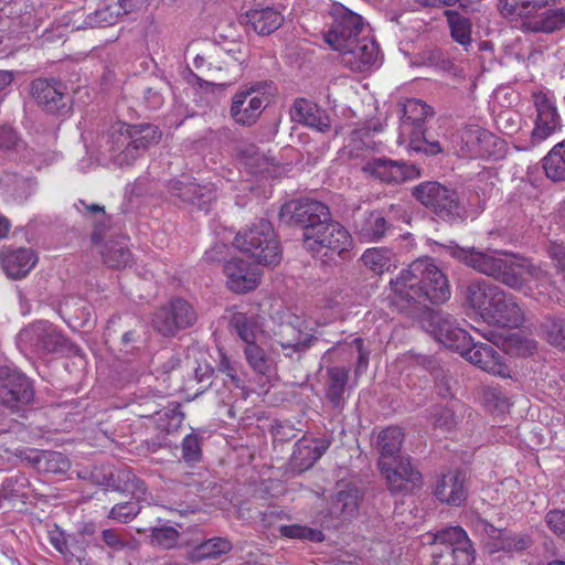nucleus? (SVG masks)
Instances as JSON below:
<instances>
[{"instance_id": "nucleus-54", "label": "nucleus", "mask_w": 565, "mask_h": 565, "mask_svg": "<svg viewBox=\"0 0 565 565\" xmlns=\"http://www.w3.org/2000/svg\"><path fill=\"white\" fill-rule=\"evenodd\" d=\"M157 415L159 416L158 426L167 433L178 430L184 420V414L179 407L166 409Z\"/></svg>"}, {"instance_id": "nucleus-55", "label": "nucleus", "mask_w": 565, "mask_h": 565, "mask_svg": "<svg viewBox=\"0 0 565 565\" xmlns=\"http://www.w3.org/2000/svg\"><path fill=\"white\" fill-rule=\"evenodd\" d=\"M182 459L186 463H195L201 460L202 451L200 446L199 436L195 434H188L181 443Z\"/></svg>"}, {"instance_id": "nucleus-19", "label": "nucleus", "mask_w": 565, "mask_h": 565, "mask_svg": "<svg viewBox=\"0 0 565 565\" xmlns=\"http://www.w3.org/2000/svg\"><path fill=\"white\" fill-rule=\"evenodd\" d=\"M483 320L503 328H519L524 321V312L515 297L501 290L490 310L484 312Z\"/></svg>"}, {"instance_id": "nucleus-53", "label": "nucleus", "mask_w": 565, "mask_h": 565, "mask_svg": "<svg viewBox=\"0 0 565 565\" xmlns=\"http://www.w3.org/2000/svg\"><path fill=\"white\" fill-rule=\"evenodd\" d=\"M280 533L286 537L303 539L311 542H321L324 537L321 531L298 524L284 525L280 527Z\"/></svg>"}, {"instance_id": "nucleus-47", "label": "nucleus", "mask_w": 565, "mask_h": 565, "mask_svg": "<svg viewBox=\"0 0 565 565\" xmlns=\"http://www.w3.org/2000/svg\"><path fill=\"white\" fill-rule=\"evenodd\" d=\"M244 358L249 367L258 374H267L271 367V361L265 350L256 341L244 345Z\"/></svg>"}, {"instance_id": "nucleus-34", "label": "nucleus", "mask_w": 565, "mask_h": 565, "mask_svg": "<svg viewBox=\"0 0 565 565\" xmlns=\"http://www.w3.org/2000/svg\"><path fill=\"white\" fill-rule=\"evenodd\" d=\"M403 440L404 433L399 427L392 426L380 431L376 440V448L380 454L379 467L401 457Z\"/></svg>"}, {"instance_id": "nucleus-44", "label": "nucleus", "mask_w": 565, "mask_h": 565, "mask_svg": "<svg viewBox=\"0 0 565 565\" xmlns=\"http://www.w3.org/2000/svg\"><path fill=\"white\" fill-rule=\"evenodd\" d=\"M556 0H499L498 7L504 17H527L537 9Z\"/></svg>"}, {"instance_id": "nucleus-31", "label": "nucleus", "mask_w": 565, "mask_h": 565, "mask_svg": "<svg viewBox=\"0 0 565 565\" xmlns=\"http://www.w3.org/2000/svg\"><path fill=\"white\" fill-rule=\"evenodd\" d=\"M332 15L334 23L328 35H359L371 31L369 23L360 14L343 6L334 7Z\"/></svg>"}, {"instance_id": "nucleus-38", "label": "nucleus", "mask_w": 565, "mask_h": 565, "mask_svg": "<svg viewBox=\"0 0 565 565\" xmlns=\"http://www.w3.org/2000/svg\"><path fill=\"white\" fill-rule=\"evenodd\" d=\"M360 500L361 493L356 488L340 490L332 499L330 513L338 519L350 520L358 512Z\"/></svg>"}, {"instance_id": "nucleus-32", "label": "nucleus", "mask_w": 565, "mask_h": 565, "mask_svg": "<svg viewBox=\"0 0 565 565\" xmlns=\"http://www.w3.org/2000/svg\"><path fill=\"white\" fill-rule=\"evenodd\" d=\"M502 289L483 279H477L467 287V302L484 318Z\"/></svg>"}, {"instance_id": "nucleus-28", "label": "nucleus", "mask_w": 565, "mask_h": 565, "mask_svg": "<svg viewBox=\"0 0 565 565\" xmlns=\"http://www.w3.org/2000/svg\"><path fill=\"white\" fill-rule=\"evenodd\" d=\"M38 263L36 254L26 247L2 248L0 264L8 277L21 279L25 277Z\"/></svg>"}, {"instance_id": "nucleus-33", "label": "nucleus", "mask_w": 565, "mask_h": 565, "mask_svg": "<svg viewBox=\"0 0 565 565\" xmlns=\"http://www.w3.org/2000/svg\"><path fill=\"white\" fill-rule=\"evenodd\" d=\"M26 462L39 472L64 475L71 467L66 456L58 451L33 449L28 454Z\"/></svg>"}, {"instance_id": "nucleus-63", "label": "nucleus", "mask_w": 565, "mask_h": 565, "mask_svg": "<svg viewBox=\"0 0 565 565\" xmlns=\"http://www.w3.org/2000/svg\"><path fill=\"white\" fill-rule=\"evenodd\" d=\"M218 371L226 375L235 387H242L243 382L238 376L236 363L224 353L220 356Z\"/></svg>"}, {"instance_id": "nucleus-41", "label": "nucleus", "mask_w": 565, "mask_h": 565, "mask_svg": "<svg viewBox=\"0 0 565 565\" xmlns=\"http://www.w3.org/2000/svg\"><path fill=\"white\" fill-rule=\"evenodd\" d=\"M387 230L388 224L382 212L373 211L358 226V235L364 242H377Z\"/></svg>"}, {"instance_id": "nucleus-58", "label": "nucleus", "mask_w": 565, "mask_h": 565, "mask_svg": "<svg viewBox=\"0 0 565 565\" xmlns=\"http://www.w3.org/2000/svg\"><path fill=\"white\" fill-rule=\"evenodd\" d=\"M49 542L51 545L60 552L63 556L67 557L73 555L70 548L71 535L66 534L61 527L55 525L47 533Z\"/></svg>"}, {"instance_id": "nucleus-20", "label": "nucleus", "mask_w": 565, "mask_h": 565, "mask_svg": "<svg viewBox=\"0 0 565 565\" xmlns=\"http://www.w3.org/2000/svg\"><path fill=\"white\" fill-rule=\"evenodd\" d=\"M223 273L226 277V286L236 294L254 290L260 279L257 266L250 265L242 258H232L225 262Z\"/></svg>"}, {"instance_id": "nucleus-61", "label": "nucleus", "mask_w": 565, "mask_h": 565, "mask_svg": "<svg viewBox=\"0 0 565 565\" xmlns=\"http://www.w3.org/2000/svg\"><path fill=\"white\" fill-rule=\"evenodd\" d=\"M547 527L557 536L565 539V509L551 510L545 515Z\"/></svg>"}, {"instance_id": "nucleus-22", "label": "nucleus", "mask_w": 565, "mask_h": 565, "mask_svg": "<svg viewBox=\"0 0 565 565\" xmlns=\"http://www.w3.org/2000/svg\"><path fill=\"white\" fill-rule=\"evenodd\" d=\"M363 171L385 183H401L420 174L419 169L415 166H407L402 161L385 158L369 160L363 167Z\"/></svg>"}, {"instance_id": "nucleus-39", "label": "nucleus", "mask_w": 565, "mask_h": 565, "mask_svg": "<svg viewBox=\"0 0 565 565\" xmlns=\"http://www.w3.org/2000/svg\"><path fill=\"white\" fill-rule=\"evenodd\" d=\"M233 545L226 537H212L194 546L188 555L192 563H200L204 559H216L223 554L231 552Z\"/></svg>"}, {"instance_id": "nucleus-37", "label": "nucleus", "mask_w": 565, "mask_h": 565, "mask_svg": "<svg viewBox=\"0 0 565 565\" xmlns=\"http://www.w3.org/2000/svg\"><path fill=\"white\" fill-rule=\"evenodd\" d=\"M3 194L17 203L26 201L36 190L38 182L32 178H23L15 173H6L0 178Z\"/></svg>"}, {"instance_id": "nucleus-23", "label": "nucleus", "mask_w": 565, "mask_h": 565, "mask_svg": "<svg viewBox=\"0 0 565 565\" xmlns=\"http://www.w3.org/2000/svg\"><path fill=\"white\" fill-rule=\"evenodd\" d=\"M168 190L171 195L203 211H209L212 202L217 198L216 189L213 184H199L189 179L185 181L171 180L168 184Z\"/></svg>"}, {"instance_id": "nucleus-1", "label": "nucleus", "mask_w": 565, "mask_h": 565, "mask_svg": "<svg viewBox=\"0 0 565 565\" xmlns=\"http://www.w3.org/2000/svg\"><path fill=\"white\" fill-rule=\"evenodd\" d=\"M280 218L302 228L303 245L313 255L345 258L352 245L348 230L330 220L329 207L315 200H294L280 209Z\"/></svg>"}, {"instance_id": "nucleus-11", "label": "nucleus", "mask_w": 565, "mask_h": 565, "mask_svg": "<svg viewBox=\"0 0 565 565\" xmlns=\"http://www.w3.org/2000/svg\"><path fill=\"white\" fill-rule=\"evenodd\" d=\"M20 345L39 355L61 352L67 340L50 321L40 320L22 329L18 334Z\"/></svg>"}, {"instance_id": "nucleus-8", "label": "nucleus", "mask_w": 565, "mask_h": 565, "mask_svg": "<svg viewBox=\"0 0 565 565\" xmlns=\"http://www.w3.org/2000/svg\"><path fill=\"white\" fill-rule=\"evenodd\" d=\"M434 543L437 547L433 553L435 565H471L476 558L473 544L461 526L437 531Z\"/></svg>"}, {"instance_id": "nucleus-6", "label": "nucleus", "mask_w": 565, "mask_h": 565, "mask_svg": "<svg viewBox=\"0 0 565 565\" xmlns=\"http://www.w3.org/2000/svg\"><path fill=\"white\" fill-rule=\"evenodd\" d=\"M234 245L258 264L276 265L281 259L279 242L269 221L260 218L238 233Z\"/></svg>"}, {"instance_id": "nucleus-64", "label": "nucleus", "mask_w": 565, "mask_h": 565, "mask_svg": "<svg viewBox=\"0 0 565 565\" xmlns=\"http://www.w3.org/2000/svg\"><path fill=\"white\" fill-rule=\"evenodd\" d=\"M412 149L418 152H424L428 156H435L444 151L443 146L438 140H428L425 136L422 140H412Z\"/></svg>"}, {"instance_id": "nucleus-46", "label": "nucleus", "mask_w": 565, "mask_h": 565, "mask_svg": "<svg viewBox=\"0 0 565 565\" xmlns=\"http://www.w3.org/2000/svg\"><path fill=\"white\" fill-rule=\"evenodd\" d=\"M32 448L15 446L11 430L0 431V459L10 463L14 460L26 462L28 454Z\"/></svg>"}, {"instance_id": "nucleus-59", "label": "nucleus", "mask_w": 565, "mask_h": 565, "mask_svg": "<svg viewBox=\"0 0 565 565\" xmlns=\"http://www.w3.org/2000/svg\"><path fill=\"white\" fill-rule=\"evenodd\" d=\"M434 427L450 430L456 425L454 412L445 406H437L431 413Z\"/></svg>"}, {"instance_id": "nucleus-29", "label": "nucleus", "mask_w": 565, "mask_h": 565, "mask_svg": "<svg viewBox=\"0 0 565 565\" xmlns=\"http://www.w3.org/2000/svg\"><path fill=\"white\" fill-rule=\"evenodd\" d=\"M284 18L271 8L250 10L239 18V24L247 34L270 35L282 23Z\"/></svg>"}, {"instance_id": "nucleus-45", "label": "nucleus", "mask_w": 565, "mask_h": 565, "mask_svg": "<svg viewBox=\"0 0 565 565\" xmlns=\"http://www.w3.org/2000/svg\"><path fill=\"white\" fill-rule=\"evenodd\" d=\"M242 157L245 164L252 169L255 174H268L270 168L275 166V159L262 152L257 147L249 146L242 150Z\"/></svg>"}, {"instance_id": "nucleus-10", "label": "nucleus", "mask_w": 565, "mask_h": 565, "mask_svg": "<svg viewBox=\"0 0 565 565\" xmlns=\"http://www.w3.org/2000/svg\"><path fill=\"white\" fill-rule=\"evenodd\" d=\"M34 399L29 377L15 369L0 366V405L12 413H22Z\"/></svg>"}, {"instance_id": "nucleus-25", "label": "nucleus", "mask_w": 565, "mask_h": 565, "mask_svg": "<svg viewBox=\"0 0 565 565\" xmlns=\"http://www.w3.org/2000/svg\"><path fill=\"white\" fill-rule=\"evenodd\" d=\"M292 121L326 134L331 129V121L327 110L307 98L295 99L290 107Z\"/></svg>"}, {"instance_id": "nucleus-9", "label": "nucleus", "mask_w": 565, "mask_h": 565, "mask_svg": "<svg viewBox=\"0 0 565 565\" xmlns=\"http://www.w3.org/2000/svg\"><path fill=\"white\" fill-rule=\"evenodd\" d=\"M449 254L471 267L476 271L505 285L507 277L510 275L514 255L502 250L482 252L475 247L465 248L458 245H449Z\"/></svg>"}, {"instance_id": "nucleus-12", "label": "nucleus", "mask_w": 565, "mask_h": 565, "mask_svg": "<svg viewBox=\"0 0 565 565\" xmlns=\"http://www.w3.org/2000/svg\"><path fill=\"white\" fill-rule=\"evenodd\" d=\"M459 145L454 150L463 158H499L504 149V142L492 132L479 127L470 126L462 129L459 135Z\"/></svg>"}, {"instance_id": "nucleus-60", "label": "nucleus", "mask_w": 565, "mask_h": 565, "mask_svg": "<svg viewBox=\"0 0 565 565\" xmlns=\"http://www.w3.org/2000/svg\"><path fill=\"white\" fill-rule=\"evenodd\" d=\"M447 17L449 26L451 29V35L471 34V22L467 17L456 11H447Z\"/></svg>"}, {"instance_id": "nucleus-49", "label": "nucleus", "mask_w": 565, "mask_h": 565, "mask_svg": "<svg viewBox=\"0 0 565 565\" xmlns=\"http://www.w3.org/2000/svg\"><path fill=\"white\" fill-rule=\"evenodd\" d=\"M433 116V109L419 99H409L403 108L404 124L419 127L428 117Z\"/></svg>"}, {"instance_id": "nucleus-13", "label": "nucleus", "mask_w": 565, "mask_h": 565, "mask_svg": "<svg viewBox=\"0 0 565 565\" xmlns=\"http://www.w3.org/2000/svg\"><path fill=\"white\" fill-rule=\"evenodd\" d=\"M196 318V312L188 301L174 298L153 313L152 326L162 337L170 338L192 327Z\"/></svg>"}, {"instance_id": "nucleus-50", "label": "nucleus", "mask_w": 565, "mask_h": 565, "mask_svg": "<svg viewBox=\"0 0 565 565\" xmlns=\"http://www.w3.org/2000/svg\"><path fill=\"white\" fill-rule=\"evenodd\" d=\"M362 260L371 270L382 274L390 268L391 252L384 248H369L363 253Z\"/></svg>"}, {"instance_id": "nucleus-51", "label": "nucleus", "mask_w": 565, "mask_h": 565, "mask_svg": "<svg viewBox=\"0 0 565 565\" xmlns=\"http://www.w3.org/2000/svg\"><path fill=\"white\" fill-rule=\"evenodd\" d=\"M150 541L151 544L164 550L177 546L179 541V532L172 526H152Z\"/></svg>"}, {"instance_id": "nucleus-62", "label": "nucleus", "mask_w": 565, "mask_h": 565, "mask_svg": "<svg viewBox=\"0 0 565 565\" xmlns=\"http://www.w3.org/2000/svg\"><path fill=\"white\" fill-rule=\"evenodd\" d=\"M214 40L215 46L231 56L235 61H239L242 54V43L235 38H220Z\"/></svg>"}, {"instance_id": "nucleus-40", "label": "nucleus", "mask_w": 565, "mask_h": 565, "mask_svg": "<svg viewBox=\"0 0 565 565\" xmlns=\"http://www.w3.org/2000/svg\"><path fill=\"white\" fill-rule=\"evenodd\" d=\"M523 25L530 32L552 33L562 31L565 28V10H547L542 15L524 22Z\"/></svg>"}, {"instance_id": "nucleus-17", "label": "nucleus", "mask_w": 565, "mask_h": 565, "mask_svg": "<svg viewBox=\"0 0 565 565\" xmlns=\"http://www.w3.org/2000/svg\"><path fill=\"white\" fill-rule=\"evenodd\" d=\"M536 108L535 127L532 130V142H541L561 128V117L555 106V100L547 93L539 90L532 94Z\"/></svg>"}, {"instance_id": "nucleus-27", "label": "nucleus", "mask_w": 565, "mask_h": 565, "mask_svg": "<svg viewBox=\"0 0 565 565\" xmlns=\"http://www.w3.org/2000/svg\"><path fill=\"white\" fill-rule=\"evenodd\" d=\"M535 282L536 286L550 284L547 271L532 264L529 259L514 255L510 275L507 277L505 286L520 290L523 286Z\"/></svg>"}, {"instance_id": "nucleus-7", "label": "nucleus", "mask_w": 565, "mask_h": 565, "mask_svg": "<svg viewBox=\"0 0 565 565\" xmlns=\"http://www.w3.org/2000/svg\"><path fill=\"white\" fill-rule=\"evenodd\" d=\"M323 42L339 52L342 63L352 71L366 72L381 65L380 46L374 38H323Z\"/></svg>"}, {"instance_id": "nucleus-18", "label": "nucleus", "mask_w": 565, "mask_h": 565, "mask_svg": "<svg viewBox=\"0 0 565 565\" xmlns=\"http://www.w3.org/2000/svg\"><path fill=\"white\" fill-rule=\"evenodd\" d=\"M99 470L103 473V478H99L97 469L93 472V478L96 482L115 491L129 492L137 499H145L147 487L129 467L113 468L110 466H103Z\"/></svg>"}, {"instance_id": "nucleus-21", "label": "nucleus", "mask_w": 565, "mask_h": 565, "mask_svg": "<svg viewBox=\"0 0 565 565\" xmlns=\"http://www.w3.org/2000/svg\"><path fill=\"white\" fill-rule=\"evenodd\" d=\"M461 356L484 372L500 377L510 376L504 356L490 344L472 341Z\"/></svg>"}, {"instance_id": "nucleus-24", "label": "nucleus", "mask_w": 565, "mask_h": 565, "mask_svg": "<svg viewBox=\"0 0 565 565\" xmlns=\"http://www.w3.org/2000/svg\"><path fill=\"white\" fill-rule=\"evenodd\" d=\"M392 492H399L420 483L422 475L413 468L409 457H398L397 460L380 467Z\"/></svg>"}, {"instance_id": "nucleus-4", "label": "nucleus", "mask_w": 565, "mask_h": 565, "mask_svg": "<svg viewBox=\"0 0 565 565\" xmlns=\"http://www.w3.org/2000/svg\"><path fill=\"white\" fill-rule=\"evenodd\" d=\"M356 355L355 375L362 374L369 365L370 351L364 348L361 338H354L350 343L339 344L327 351L323 361L348 362L347 365L334 364L326 367V398L334 408L345 404V392L350 374V361Z\"/></svg>"}, {"instance_id": "nucleus-3", "label": "nucleus", "mask_w": 565, "mask_h": 565, "mask_svg": "<svg viewBox=\"0 0 565 565\" xmlns=\"http://www.w3.org/2000/svg\"><path fill=\"white\" fill-rule=\"evenodd\" d=\"M161 137V130L152 124L117 122L100 137V154L119 167L131 166Z\"/></svg>"}, {"instance_id": "nucleus-5", "label": "nucleus", "mask_w": 565, "mask_h": 565, "mask_svg": "<svg viewBox=\"0 0 565 565\" xmlns=\"http://www.w3.org/2000/svg\"><path fill=\"white\" fill-rule=\"evenodd\" d=\"M412 194L443 221L454 223L467 218L466 206L459 193L451 186L437 181H425L414 186Z\"/></svg>"}, {"instance_id": "nucleus-48", "label": "nucleus", "mask_w": 565, "mask_h": 565, "mask_svg": "<svg viewBox=\"0 0 565 565\" xmlns=\"http://www.w3.org/2000/svg\"><path fill=\"white\" fill-rule=\"evenodd\" d=\"M29 479L23 473L7 478L0 487V501H17L26 498Z\"/></svg>"}, {"instance_id": "nucleus-57", "label": "nucleus", "mask_w": 565, "mask_h": 565, "mask_svg": "<svg viewBox=\"0 0 565 565\" xmlns=\"http://www.w3.org/2000/svg\"><path fill=\"white\" fill-rule=\"evenodd\" d=\"M103 542L113 551L120 552L125 548L134 550L136 543L126 540L122 534L114 529H105L102 532Z\"/></svg>"}, {"instance_id": "nucleus-42", "label": "nucleus", "mask_w": 565, "mask_h": 565, "mask_svg": "<svg viewBox=\"0 0 565 565\" xmlns=\"http://www.w3.org/2000/svg\"><path fill=\"white\" fill-rule=\"evenodd\" d=\"M100 254L104 263L110 268L120 269L132 263V254L124 241L106 243Z\"/></svg>"}, {"instance_id": "nucleus-56", "label": "nucleus", "mask_w": 565, "mask_h": 565, "mask_svg": "<svg viewBox=\"0 0 565 565\" xmlns=\"http://www.w3.org/2000/svg\"><path fill=\"white\" fill-rule=\"evenodd\" d=\"M140 512L137 502L128 501L115 504L108 513V518L120 523H128Z\"/></svg>"}, {"instance_id": "nucleus-2", "label": "nucleus", "mask_w": 565, "mask_h": 565, "mask_svg": "<svg viewBox=\"0 0 565 565\" xmlns=\"http://www.w3.org/2000/svg\"><path fill=\"white\" fill-rule=\"evenodd\" d=\"M392 305L401 312L414 313L428 303H443L450 297L448 280L429 257L414 260L391 279Z\"/></svg>"}, {"instance_id": "nucleus-36", "label": "nucleus", "mask_w": 565, "mask_h": 565, "mask_svg": "<svg viewBox=\"0 0 565 565\" xmlns=\"http://www.w3.org/2000/svg\"><path fill=\"white\" fill-rule=\"evenodd\" d=\"M31 94L47 111H57L64 106V94L56 83L38 78L31 84Z\"/></svg>"}, {"instance_id": "nucleus-52", "label": "nucleus", "mask_w": 565, "mask_h": 565, "mask_svg": "<svg viewBox=\"0 0 565 565\" xmlns=\"http://www.w3.org/2000/svg\"><path fill=\"white\" fill-rule=\"evenodd\" d=\"M544 332L547 342L565 351V321L562 319H550L544 323Z\"/></svg>"}, {"instance_id": "nucleus-15", "label": "nucleus", "mask_w": 565, "mask_h": 565, "mask_svg": "<svg viewBox=\"0 0 565 565\" xmlns=\"http://www.w3.org/2000/svg\"><path fill=\"white\" fill-rule=\"evenodd\" d=\"M266 82H259L242 88L232 102L231 116L235 122L243 126H252L262 115L266 104Z\"/></svg>"}, {"instance_id": "nucleus-16", "label": "nucleus", "mask_w": 565, "mask_h": 565, "mask_svg": "<svg viewBox=\"0 0 565 565\" xmlns=\"http://www.w3.org/2000/svg\"><path fill=\"white\" fill-rule=\"evenodd\" d=\"M430 332L434 338L450 350L463 354L466 349L472 343L469 333L460 328L450 315L444 312H434L430 315Z\"/></svg>"}, {"instance_id": "nucleus-35", "label": "nucleus", "mask_w": 565, "mask_h": 565, "mask_svg": "<svg viewBox=\"0 0 565 565\" xmlns=\"http://www.w3.org/2000/svg\"><path fill=\"white\" fill-rule=\"evenodd\" d=\"M230 329L244 344L256 341L257 335L263 332L260 318L256 313L234 312L230 318Z\"/></svg>"}, {"instance_id": "nucleus-26", "label": "nucleus", "mask_w": 565, "mask_h": 565, "mask_svg": "<svg viewBox=\"0 0 565 565\" xmlns=\"http://www.w3.org/2000/svg\"><path fill=\"white\" fill-rule=\"evenodd\" d=\"M329 438H309L299 439L294 447L291 456V467L298 472H303L311 468L330 447Z\"/></svg>"}, {"instance_id": "nucleus-14", "label": "nucleus", "mask_w": 565, "mask_h": 565, "mask_svg": "<svg viewBox=\"0 0 565 565\" xmlns=\"http://www.w3.org/2000/svg\"><path fill=\"white\" fill-rule=\"evenodd\" d=\"M317 340L311 329L305 326L299 317H292L288 321L281 322L274 333L271 352L280 348L286 358L301 355L312 347Z\"/></svg>"}, {"instance_id": "nucleus-30", "label": "nucleus", "mask_w": 565, "mask_h": 565, "mask_svg": "<svg viewBox=\"0 0 565 565\" xmlns=\"http://www.w3.org/2000/svg\"><path fill=\"white\" fill-rule=\"evenodd\" d=\"M466 475L462 471H449L441 476L435 488V497L443 503L459 507L467 498Z\"/></svg>"}, {"instance_id": "nucleus-43", "label": "nucleus", "mask_w": 565, "mask_h": 565, "mask_svg": "<svg viewBox=\"0 0 565 565\" xmlns=\"http://www.w3.org/2000/svg\"><path fill=\"white\" fill-rule=\"evenodd\" d=\"M543 169L548 179L565 181V139L556 143L544 157Z\"/></svg>"}]
</instances>
